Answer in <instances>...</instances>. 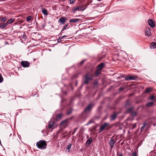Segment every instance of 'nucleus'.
<instances>
[{
  "label": "nucleus",
  "mask_w": 156,
  "mask_h": 156,
  "mask_svg": "<svg viewBox=\"0 0 156 156\" xmlns=\"http://www.w3.org/2000/svg\"><path fill=\"white\" fill-rule=\"evenodd\" d=\"M47 143L44 140H40L36 143V146L40 149L43 150L46 148Z\"/></svg>",
  "instance_id": "obj_1"
},
{
  "label": "nucleus",
  "mask_w": 156,
  "mask_h": 156,
  "mask_svg": "<svg viewBox=\"0 0 156 156\" xmlns=\"http://www.w3.org/2000/svg\"><path fill=\"white\" fill-rule=\"evenodd\" d=\"M21 64L22 66L24 68L28 67L30 65V63L27 61H22L21 62Z\"/></svg>",
  "instance_id": "obj_2"
},
{
  "label": "nucleus",
  "mask_w": 156,
  "mask_h": 156,
  "mask_svg": "<svg viewBox=\"0 0 156 156\" xmlns=\"http://www.w3.org/2000/svg\"><path fill=\"white\" fill-rule=\"evenodd\" d=\"M108 123L105 122L102 125H101L99 131V133L101 132L108 125Z\"/></svg>",
  "instance_id": "obj_3"
},
{
  "label": "nucleus",
  "mask_w": 156,
  "mask_h": 156,
  "mask_svg": "<svg viewBox=\"0 0 156 156\" xmlns=\"http://www.w3.org/2000/svg\"><path fill=\"white\" fill-rule=\"evenodd\" d=\"M137 77L134 76H128L125 77V79L126 80H136Z\"/></svg>",
  "instance_id": "obj_4"
},
{
  "label": "nucleus",
  "mask_w": 156,
  "mask_h": 156,
  "mask_svg": "<svg viewBox=\"0 0 156 156\" xmlns=\"http://www.w3.org/2000/svg\"><path fill=\"white\" fill-rule=\"evenodd\" d=\"M90 74L89 73H88L85 76V80L84 82L85 83L87 84L89 80H90L91 79L89 77V76Z\"/></svg>",
  "instance_id": "obj_5"
},
{
  "label": "nucleus",
  "mask_w": 156,
  "mask_h": 156,
  "mask_svg": "<svg viewBox=\"0 0 156 156\" xmlns=\"http://www.w3.org/2000/svg\"><path fill=\"white\" fill-rule=\"evenodd\" d=\"M94 106V105L93 104H89L85 108L84 111L86 112H87L90 111L92 108Z\"/></svg>",
  "instance_id": "obj_6"
},
{
  "label": "nucleus",
  "mask_w": 156,
  "mask_h": 156,
  "mask_svg": "<svg viewBox=\"0 0 156 156\" xmlns=\"http://www.w3.org/2000/svg\"><path fill=\"white\" fill-rule=\"evenodd\" d=\"M151 34V29L149 28H146L145 31V35L149 37L150 36Z\"/></svg>",
  "instance_id": "obj_7"
},
{
  "label": "nucleus",
  "mask_w": 156,
  "mask_h": 156,
  "mask_svg": "<svg viewBox=\"0 0 156 156\" xmlns=\"http://www.w3.org/2000/svg\"><path fill=\"white\" fill-rule=\"evenodd\" d=\"M148 23L149 25L151 27L154 28L155 27V24L152 20L149 19L148 20Z\"/></svg>",
  "instance_id": "obj_8"
},
{
  "label": "nucleus",
  "mask_w": 156,
  "mask_h": 156,
  "mask_svg": "<svg viewBox=\"0 0 156 156\" xmlns=\"http://www.w3.org/2000/svg\"><path fill=\"white\" fill-rule=\"evenodd\" d=\"M66 21V19L65 17H62L59 18L58 22H60L62 25Z\"/></svg>",
  "instance_id": "obj_9"
},
{
  "label": "nucleus",
  "mask_w": 156,
  "mask_h": 156,
  "mask_svg": "<svg viewBox=\"0 0 156 156\" xmlns=\"http://www.w3.org/2000/svg\"><path fill=\"white\" fill-rule=\"evenodd\" d=\"M115 142L113 139H111L110 140L109 143L110 146V148L112 149L114 147V145Z\"/></svg>",
  "instance_id": "obj_10"
},
{
  "label": "nucleus",
  "mask_w": 156,
  "mask_h": 156,
  "mask_svg": "<svg viewBox=\"0 0 156 156\" xmlns=\"http://www.w3.org/2000/svg\"><path fill=\"white\" fill-rule=\"evenodd\" d=\"M54 123L51 120L48 123V127L49 129H53L54 128Z\"/></svg>",
  "instance_id": "obj_11"
},
{
  "label": "nucleus",
  "mask_w": 156,
  "mask_h": 156,
  "mask_svg": "<svg viewBox=\"0 0 156 156\" xmlns=\"http://www.w3.org/2000/svg\"><path fill=\"white\" fill-rule=\"evenodd\" d=\"M117 115L115 113H114L111 116L110 120L111 121H113L117 117Z\"/></svg>",
  "instance_id": "obj_12"
},
{
  "label": "nucleus",
  "mask_w": 156,
  "mask_h": 156,
  "mask_svg": "<svg viewBox=\"0 0 156 156\" xmlns=\"http://www.w3.org/2000/svg\"><path fill=\"white\" fill-rule=\"evenodd\" d=\"M104 66V64L103 63H100L97 66V69L99 70H101Z\"/></svg>",
  "instance_id": "obj_13"
},
{
  "label": "nucleus",
  "mask_w": 156,
  "mask_h": 156,
  "mask_svg": "<svg viewBox=\"0 0 156 156\" xmlns=\"http://www.w3.org/2000/svg\"><path fill=\"white\" fill-rule=\"evenodd\" d=\"M79 20L80 19H72L69 20V23H75Z\"/></svg>",
  "instance_id": "obj_14"
},
{
  "label": "nucleus",
  "mask_w": 156,
  "mask_h": 156,
  "mask_svg": "<svg viewBox=\"0 0 156 156\" xmlns=\"http://www.w3.org/2000/svg\"><path fill=\"white\" fill-rule=\"evenodd\" d=\"M150 46L151 48H156V43L153 42L151 44Z\"/></svg>",
  "instance_id": "obj_15"
},
{
  "label": "nucleus",
  "mask_w": 156,
  "mask_h": 156,
  "mask_svg": "<svg viewBox=\"0 0 156 156\" xmlns=\"http://www.w3.org/2000/svg\"><path fill=\"white\" fill-rule=\"evenodd\" d=\"M152 90V89L150 87H148L147 88L146 90H145V93H148L151 91Z\"/></svg>",
  "instance_id": "obj_16"
},
{
  "label": "nucleus",
  "mask_w": 156,
  "mask_h": 156,
  "mask_svg": "<svg viewBox=\"0 0 156 156\" xmlns=\"http://www.w3.org/2000/svg\"><path fill=\"white\" fill-rule=\"evenodd\" d=\"M8 25L6 22L4 23L3 24H1L0 25V28H1L2 29L4 28V27H6V26Z\"/></svg>",
  "instance_id": "obj_17"
},
{
  "label": "nucleus",
  "mask_w": 156,
  "mask_h": 156,
  "mask_svg": "<svg viewBox=\"0 0 156 156\" xmlns=\"http://www.w3.org/2000/svg\"><path fill=\"white\" fill-rule=\"evenodd\" d=\"M15 21L14 19H13L12 18L10 19V20H9L7 22H6L7 23L8 25L9 24H11L13 22Z\"/></svg>",
  "instance_id": "obj_18"
},
{
  "label": "nucleus",
  "mask_w": 156,
  "mask_h": 156,
  "mask_svg": "<svg viewBox=\"0 0 156 156\" xmlns=\"http://www.w3.org/2000/svg\"><path fill=\"white\" fill-rule=\"evenodd\" d=\"M7 20V18L6 16L2 17L1 18V20L2 22H5Z\"/></svg>",
  "instance_id": "obj_19"
},
{
  "label": "nucleus",
  "mask_w": 156,
  "mask_h": 156,
  "mask_svg": "<svg viewBox=\"0 0 156 156\" xmlns=\"http://www.w3.org/2000/svg\"><path fill=\"white\" fill-rule=\"evenodd\" d=\"M73 110L72 108H70L68 109L66 113L67 115H69L72 112Z\"/></svg>",
  "instance_id": "obj_20"
},
{
  "label": "nucleus",
  "mask_w": 156,
  "mask_h": 156,
  "mask_svg": "<svg viewBox=\"0 0 156 156\" xmlns=\"http://www.w3.org/2000/svg\"><path fill=\"white\" fill-rule=\"evenodd\" d=\"M154 102H149L147 103L146 105V106L147 107H151L153 105Z\"/></svg>",
  "instance_id": "obj_21"
},
{
  "label": "nucleus",
  "mask_w": 156,
  "mask_h": 156,
  "mask_svg": "<svg viewBox=\"0 0 156 156\" xmlns=\"http://www.w3.org/2000/svg\"><path fill=\"white\" fill-rule=\"evenodd\" d=\"M101 73V70L97 69L95 73V75L96 76H97Z\"/></svg>",
  "instance_id": "obj_22"
},
{
  "label": "nucleus",
  "mask_w": 156,
  "mask_h": 156,
  "mask_svg": "<svg viewBox=\"0 0 156 156\" xmlns=\"http://www.w3.org/2000/svg\"><path fill=\"white\" fill-rule=\"evenodd\" d=\"M75 8L76 11H80L81 10H83L84 9H82L81 8H80L79 7H75Z\"/></svg>",
  "instance_id": "obj_23"
},
{
  "label": "nucleus",
  "mask_w": 156,
  "mask_h": 156,
  "mask_svg": "<svg viewBox=\"0 0 156 156\" xmlns=\"http://www.w3.org/2000/svg\"><path fill=\"white\" fill-rule=\"evenodd\" d=\"M62 114L61 113L57 115L56 119H59L62 117Z\"/></svg>",
  "instance_id": "obj_24"
},
{
  "label": "nucleus",
  "mask_w": 156,
  "mask_h": 156,
  "mask_svg": "<svg viewBox=\"0 0 156 156\" xmlns=\"http://www.w3.org/2000/svg\"><path fill=\"white\" fill-rule=\"evenodd\" d=\"M42 13L45 15H47L48 14V13L46 10L44 9L42 11Z\"/></svg>",
  "instance_id": "obj_25"
},
{
  "label": "nucleus",
  "mask_w": 156,
  "mask_h": 156,
  "mask_svg": "<svg viewBox=\"0 0 156 156\" xmlns=\"http://www.w3.org/2000/svg\"><path fill=\"white\" fill-rule=\"evenodd\" d=\"M146 123H144L143 124V125L140 128V130H141V132L144 129V128L145 126H146Z\"/></svg>",
  "instance_id": "obj_26"
},
{
  "label": "nucleus",
  "mask_w": 156,
  "mask_h": 156,
  "mask_svg": "<svg viewBox=\"0 0 156 156\" xmlns=\"http://www.w3.org/2000/svg\"><path fill=\"white\" fill-rule=\"evenodd\" d=\"M31 16H29L27 17L26 18V20L28 22L30 21L31 19Z\"/></svg>",
  "instance_id": "obj_27"
},
{
  "label": "nucleus",
  "mask_w": 156,
  "mask_h": 156,
  "mask_svg": "<svg viewBox=\"0 0 156 156\" xmlns=\"http://www.w3.org/2000/svg\"><path fill=\"white\" fill-rule=\"evenodd\" d=\"M67 121L66 120H64L62 121L60 123L61 125H63L66 124V123Z\"/></svg>",
  "instance_id": "obj_28"
},
{
  "label": "nucleus",
  "mask_w": 156,
  "mask_h": 156,
  "mask_svg": "<svg viewBox=\"0 0 156 156\" xmlns=\"http://www.w3.org/2000/svg\"><path fill=\"white\" fill-rule=\"evenodd\" d=\"M3 81V79L1 74L0 73V83H2Z\"/></svg>",
  "instance_id": "obj_29"
},
{
  "label": "nucleus",
  "mask_w": 156,
  "mask_h": 156,
  "mask_svg": "<svg viewBox=\"0 0 156 156\" xmlns=\"http://www.w3.org/2000/svg\"><path fill=\"white\" fill-rule=\"evenodd\" d=\"M71 147V144H70L69 145L67 146V147L66 148V150H69L70 149Z\"/></svg>",
  "instance_id": "obj_30"
},
{
  "label": "nucleus",
  "mask_w": 156,
  "mask_h": 156,
  "mask_svg": "<svg viewBox=\"0 0 156 156\" xmlns=\"http://www.w3.org/2000/svg\"><path fill=\"white\" fill-rule=\"evenodd\" d=\"M92 142V140H91L88 139L87 140V143L88 144H91V142Z\"/></svg>",
  "instance_id": "obj_31"
},
{
  "label": "nucleus",
  "mask_w": 156,
  "mask_h": 156,
  "mask_svg": "<svg viewBox=\"0 0 156 156\" xmlns=\"http://www.w3.org/2000/svg\"><path fill=\"white\" fill-rule=\"evenodd\" d=\"M63 37L62 36H61L60 37H59V38L58 39V42H59L60 41H61L62 39L63 38Z\"/></svg>",
  "instance_id": "obj_32"
},
{
  "label": "nucleus",
  "mask_w": 156,
  "mask_h": 156,
  "mask_svg": "<svg viewBox=\"0 0 156 156\" xmlns=\"http://www.w3.org/2000/svg\"><path fill=\"white\" fill-rule=\"evenodd\" d=\"M76 11V10L75 9V7H74L73 8V9L72 10V12L73 13H75V12Z\"/></svg>",
  "instance_id": "obj_33"
},
{
  "label": "nucleus",
  "mask_w": 156,
  "mask_h": 156,
  "mask_svg": "<svg viewBox=\"0 0 156 156\" xmlns=\"http://www.w3.org/2000/svg\"><path fill=\"white\" fill-rule=\"evenodd\" d=\"M137 154L136 152H133L132 153V156H137Z\"/></svg>",
  "instance_id": "obj_34"
},
{
  "label": "nucleus",
  "mask_w": 156,
  "mask_h": 156,
  "mask_svg": "<svg viewBox=\"0 0 156 156\" xmlns=\"http://www.w3.org/2000/svg\"><path fill=\"white\" fill-rule=\"evenodd\" d=\"M76 0H70V3L72 4L74 3Z\"/></svg>",
  "instance_id": "obj_35"
},
{
  "label": "nucleus",
  "mask_w": 156,
  "mask_h": 156,
  "mask_svg": "<svg viewBox=\"0 0 156 156\" xmlns=\"http://www.w3.org/2000/svg\"><path fill=\"white\" fill-rule=\"evenodd\" d=\"M155 98V97L154 96H151L150 98V99L152 100H153Z\"/></svg>",
  "instance_id": "obj_36"
},
{
  "label": "nucleus",
  "mask_w": 156,
  "mask_h": 156,
  "mask_svg": "<svg viewBox=\"0 0 156 156\" xmlns=\"http://www.w3.org/2000/svg\"><path fill=\"white\" fill-rule=\"evenodd\" d=\"M68 25V24H67L66 25H65V26H64V28H64L65 30H66V27H67Z\"/></svg>",
  "instance_id": "obj_37"
},
{
  "label": "nucleus",
  "mask_w": 156,
  "mask_h": 156,
  "mask_svg": "<svg viewBox=\"0 0 156 156\" xmlns=\"http://www.w3.org/2000/svg\"><path fill=\"white\" fill-rule=\"evenodd\" d=\"M77 129V128H76L75 129L74 131V132H73V133H72V134H73V135L75 133V132L76 131V130Z\"/></svg>",
  "instance_id": "obj_38"
},
{
  "label": "nucleus",
  "mask_w": 156,
  "mask_h": 156,
  "mask_svg": "<svg viewBox=\"0 0 156 156\" xmlns=\"http://www.w3.org/2000/svg\"><path fill=\"white\" fill-rule=\"evenodd\" d=\"M136 124H135L133 126V129H134L135 128V127H136Z\"/></svg>",
  "instance_id": "obj_39"
},
{
  "label": "nucleus",
  "mask_w": 156,
  "mask_h": 156,
  "mask_svg": "<svg viewBox=\"0 0 156 156\" xmlns=\"http://www.w3.org/2000/svg\"><path fill=\"white\" fill-rule=\"evenodd\" d=\"M89 123L90 124L93 122V121L92 120H90L89 122Z\"/></svg>",
  "instance_id": "obj_40"
},
{
  "label": "nucleus",
  "mask_w": 156,
  "mask_h": 156,
  "mask_svg": "<svg viewBox=\"0 0 156 156\" xmlns=\"http://www.w3.org/2000/svg\"><path fill=\"white\" fill-rule=\"evenodd\" d=\"M85 60H83L82 61L80 62V64L81 65L82 64H83V63L85 61Z\"/></svg>",
  "instance_id": "obj_41"
},
{
  "label": "nucleus",
  "mask_w": 156,
  "mask_h": 156,
  "mask_svg": "<svg viewBox=\"0 0 156 156\" xmlns=\"http://www.w3.org/2000/svg\"><path fill=\"white\" fill-rule=\"evenodd\" d=\"M136 115V112H134L133 113V115L134 116H135Z\"/></svg>",
  "instance_id": "obj_42"
},
{
  "label": "nucleus",
  "mask_w": 156,
  "mask_h": 156,
  "mask_svg": "<svg viewBox=\"0 0 156 156\" xmlns=\"http://www.w3.org/2000/svg\"><path fill=\"white\" fill-rule=\"evenodd\" d=\"M119 156H122V153H120V154L119 155Z\"/></svg>",
  "instance_id": "obj_43"
},
{
  "label": "nucleus",
  "mask_w": 156,
  "mask_h": 156,
  "mask_svg": "<svg viewBox=\"0 0 156 156\" xmlns=\"http://www.w3.org/2000/svg\"><path fill=\"white\" fill-rule=\"evenodd\" d=\"M90 124L89 123V122H88L86 124H85V125L87 126V125H89Z\"/></svg>",
  "instance_id": "obj_44"
},
{
  "label": "nucleus",
  "mask_w": 156,
  "mask_h": 156,
  "mask_svg": "<svg viewBox=\"0 0 156 156\" xmlns=\"http://www.w3.org/2000/svg\"><path fill=\"white\" fill-rule=\"evenodd\" d=\"M62 37H63V38H64V37H67V36L66 35H64V36H62Z\"/></svg>",
  "instance_id": "obj_45"
},
{
  "label": "nucleus",
  "mask_w": 156,
  "mask_h": 156,
  "mask_svg": "<svg viewBox=\"0 0 156 156\" xmlns=\"http://www.w3.org/2000/svg\"><path fill=\"white\" fill-rule=\"evenodd\" d=\"M64 30H65L64 28L62 29V30L61 32L63 31Z\"/></svg>",
  "instance_id": "obj_46"
},
{
  "label": "nucleus",
  "mask_w": 156,
  "mask_h": 156,
  "mask_svg": "<svg viewBox=\"0 0 156 156\" xmlns=\"http://www.w3.org/2000/svg\"><path fill=\"white\" fill-rule=\"evenodd\" d=\"M119 150H118L117 151V154H119Z\"/></svg>",
  "instance_id": "obj_47"
},
{
  "label": "nucleus",
  "mask_w": 156,
  "mask_h": 156,
  "mask_svg": "<svg viewBox=\"0 0 156 156\" xmlns=\"http://www.w3.org/2000/svg\"><path fill=\"white\" fill-rule=\"evenodd\" d=\"M154 126H155L156 125L155 124H153Z\"/></svg>",
  "instance_id": "obj_48"
},
{
  "label": "nucleus",
  "mask_w": 156,
  "mask_h": 156,
  "mask_svg": "<svg viewBox=\"0 0 156 156\" xmlns=\"http://www.w3.org/2000/svg\"><path fill=\"white\" fill-rule=\"evenodd\" d=\"M11 135H12V134H11H11H10V136H11Z\"/></svg>",
  "instance_id": "obj_49"
},
{
  "label": "nucleus",
  "mask_w": 156,
  "mask_h": 156,
  "mask_svg": "<svg viewBox=\"0 0 156 156\" xmlns=\"http://www.w3.org/2000/svg\"><path fill=\"white\" fill-rule=\"evenodd\" d=\"M95 84H97V83H95Z\"/></svg>",
  "instance_id": "obj_50"
},
{
  "label": "nucleus",
  "mask_w": 156,
  "mask_h": 156,
  "mask_svg": "<svg viewBox=\"0 0 156 156\" xmlns=\"http://www.w3.org/2000/svg\"><path fill=\"white\" fill-rule=\"evenodd\" d=\"M155 101H156V100H155Z\"/></svg>",
  "instance_id": "obj_51"
}]
</instances>
